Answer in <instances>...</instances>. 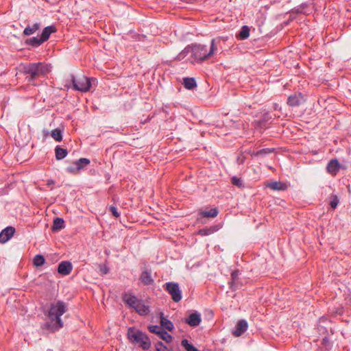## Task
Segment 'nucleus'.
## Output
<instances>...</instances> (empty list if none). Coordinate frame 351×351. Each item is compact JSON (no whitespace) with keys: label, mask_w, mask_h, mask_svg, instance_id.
I'll return each instance as SVG.
<instances>
[{"label":"nucleus","mask_w":351,"mask_h":351,"mask_svg":"<svg viewBox=\"0 0 351 351\" xmlns=\"http://www.w3.org/2000/svg\"><path fill=\"white\" fill-rule=\"evenodd\" d=\"M66 311V306L64 302L59 300L56 303H52L47 315L49 320L43 324L42 329L49 332H55L62 328L63 322L61 316Z\"/></svg>","instance_id":"obj_1"},{"label":"nucleus","mask_w":351,"mask_h":351,"mask_svg":"<svg viewBox=\"0 0 351 351\" xmlns=\"http://www.w3.org/2000/svg\"><path fill=\"white\" fill-rule=\"evenodd\" d=\"M219 38H213L211 40L209 51H208L205 45L195 44L191 47H186L181 54L185 56L186 54L191 53V57L193 58L192 62H202L214 54L217 49L216 43L219 42Z\"/></svg>","instance_id":"obj_2"},{"label":"nucleus","mask_w":351,"mask_h":351,"mask_svg":"<svg viewBox=\"0 0 351 351\" xmlns=\"http://www.w3.org/2000/svg\"><path fill=\"white\" fill-rule=\"evenodd\" d=\"M50 69V65L39 62L21 64L20 71L26 75V80L32 83L36 78L47 74L51 71Z\"/></svg>","instance_id":"obj_3"},{"label":"nucleus","mask_w":351,"mask_h":351,"mask_svg":"<svg viewBox=\"0 0 351 351\" xmlns=\"http://www.w3.org/2000/svg\"><path fill=\"white\" fill-rule=\"evenodd\" d=\"M95 80V78L87 77L84 75L75 77L73 74H70L66 80L64 86L67 89L73 88L75 90L85 93L90 90L92 82Z\"/></svg>","instance_id":"obj_4"},{"label":"nucleus","mask_w":351,"mask_h":351,"mask_svg":"<svg viewBox=\"0 0 351 351\" xmlns=\"http://www.w3.org/2000/svg\"><path fill=\"white\" fill-rule=\"evenodd\" d=\"M128 338L131 343L138 345L143 350H148L151 346V341L148 336L142 331L130 327L128 330Z\"/></svg>","instance_id":"obj_5"},{"label":"nucleus","mask_w":351,"mask_h":351,"mask_svg":"<svg viewBox=\"0 0 351 351\" xmlns=\"http://www.w3.org/2000/svg\"><path fill=\"white\" fill-rule=\"evenodd\" d=\"M164 289L171 295V299L175 302H178L182 300V291L179 285L174 282H168L163 285Z\"/></svg>","instance_id":"obj_6"},{"label":"nucleus","mask_w":351,"mask_h":351,"mask_svg":"<svg viewBox=\"0 0 351 351\" xmlns=\"http://www.w3.org/2000/svg\"><path fill=\"white\" fill-rule=\"evenodd\" d=\"M149 332L157 334L162 340L167 343L172 341V336L169 335L164 328L157 326L152 325L148 327Z\"/></svg>","instance_id":"obj_7"},{"label":"nucleus","mask_w":351,"mask_h":351,"mask_svg":"<svg viewBox=\"0 0 351 351\" xmlns=\"http://www.w3.org/2000/svg\"><path fill=\"white\" fill-rule=\"evenodd\" d=\"M122 300L126 306L134 309L141 300L136 295L129 292H124L122 294Z\"/></svg>","instance_id":"obj_8"},{"label":"nucleus","mask_w":351,"mask_h":351,"mask_svg":"<svg viewBox=\"0 0 351 351\" xmlns=\"http://www.w3.org/2000/svg\"><path fill=\"white\" fill-rule=\"evenodd\" d=\"M184 322L191 327H196L199 326L202 322L201 315L195 311L186 317Z\"/></svg>","instance_id":"obj_9"},{"label":"nucleus","mask_w":351,"mask_h":351,"mask_svg":"<svg viewBox=\"0 0 351 351\" xmlns=\"http://www.w3.org/2000/svg\"><path fill=\"white\" fill-rule=\"evenodd\" d=\"M15 232V228L12 226L6 227L0 232V243H5L9 241Z\"/></svg>","instance_id":"obj_10"},{"label":"nucleus","mask_w":351,"mask_h":351,"mask_svg":"<svg viewBox=\"0 0 351 351\" xmlns=\"http://www.w3.org/2000/svg\"><path fill=\"white\" fill-rule=\"evenodd\" d=\"M248 324L246 320H239L236 326L235 329L232 331V334L234 337H239L243 335L247 329Z\"/></svg>","instance_id":"obj_11"},{"label":"nucleus","mask_w":351,"mask_h":351,"mask_svg":"<svg viewBox=\"0 0 351 351\" xmlns=\"http://www.w3.org/2000/svg\"><path fill=\"white\" fill-rule=\"evenodd\" d=\"M304 102V97L300 93H295L290 95L287 99V104L291 107H295L301 105Z\"/></svg>","instance_id":"obj_12"},{"label":"nucleus","mask_w":351,"mask_h":351,"mask_svg":"<svg viewBox=\"0 0 351 351\" xmlns=\"http://www.w3.org/2000/svg\"><path fill=\"white\" fill-rule=\"evenodd\" d=\"M90 162V161L89 159L86 158H82L74 162L73 165H75V167H68L67 170L69 172H74L75 170L80 171L84 167L89 165Z\"/></svg>","instance_id":"obj_13"},{"label":"nucleus","mask_w":351,"mask_h":351,"mask_svg":"<svg viewBox=\"0 0 351 351\" xmlns=\"http://www.w3.org/2000/svg\"><path fill=\"white\" fill-rule=\"evenodd\" d=\"M73 269V266L69 261H62L59 263L58 267V272L62 275H69Z\"/></svg>","instance_id":"obj_14"},{"label":"nucleus","mask_w":351,"mask_h":351,"mask_svg":"<svg viewBox=\"0 0 351 351\" xmlns=\"http://www.w3.org/2000/svg\"><path fill=\"white\" fill-rule=\"evenodd\" d=\"M140 280L144 285H151L154 282V280L152 277L151 271L148 270H145L141 273Z\"/></svg>","instance_id":"obj_15"},{"label":"nucleus","mask_w":351,"mask_h":351,"mask_svg":"<svg viewBox=\"0 0 351 351\" xmlns=\"http://www.w3.org/2000/svg\"><path fill=\"white\" fill-rule=\"evenodd\" d=\"M340 169V164L337 159H332L327 165V171L331 174L335 175Z\"/></svg>","instance_id":"obj_16"},{"label":"nucleus","mask_w":351,"mask_h":351,"mask_svg":"<svg viewBox=\"0 0 351 351\" xmlns=\"http://www.w3.org/2000/svg\"><path fill=\"white\" fill-rule=\"evenodd\" d=\"M134 310L138 313L140 315H147L149 313V307L147 305H145V302L143 300H141L138 303L136 306L134 308Z\"/></svg>","instance_id":"obj_17"},{"label":"nucleus","mask_w":351,"mask_h":351,"mask_svg":"<svg viewBox=\"0 0 351 351\" xmlns=\"http://www.w3.org/2000/svg\"><path fill=\"white\" fill-rule=\"evenodd\" d=\"M56 31V27L54 25L47 26L43 29L40 38L43 42H45L49 38L50 35Z\"/></svg>","instance_id":"obj_18"},{"label":"nucleus","mask_w":351,"mask_h":351,"mask_svg":"<svg viewBox=\"0 0 351 351\" xmlns=\"http://www.w3.org/2000/svg\"><path fill=\"white\" fill-rule=\"evenodd\" d=\"M274 150H275L274 148H263V149H261L256 152L249 150V151H247V153L253 157H255V156L264 157L266 155L274 152Z\"/></svg>","instance_id":"obj_19"},{"label":"nucleus","mask_w":351,"mask_h":351,"mask_svg":"<svg viewBox=\"0 0 351 351\" xmlns=\"http://www.w3.org/2000/svg\"><path fill=\"white\" fill-rule=\"evenodd\" d=\"M160 319L161 328H165L169 331H171L173 329L174 326H173V322H171L167 318H166L164 316L163 313H162V312L160 313Z\"/></svg>","instance_id":"obj_20"},{"label":"nucleus","mask_w":351,"mask_h":351,"mask_svg":"<svg viewBox=\"0 0 351 351\" xmlns=\"http://www.w3.org/2000/svg\"><path fill=\"white\" fill-rule=\"evenodd\" d=\"M269 189L274 191H285L287 189V186L285 183L280 181H274L269 183L267 185Z\"/></svg>","instance_id":"obj_21"},{"label":"nucleus","mask_w":351,"mask_h":351,"mask_svg":"<svg viewBox=\"0 0 351 351\" xmlns=\"http://www.w3.org/2000/svg\"><path fill=\"white\" fill-rule=\"evenodd\" d=\"M64 221L62 218L56 217L53 219V226L51 227V230L53 232L59 231L64 228Z\"/></svg>","instance_id":"obj_22"},{"label":"nucleus","mask_w":351,"mask_h":351,"mask_svg":"<svg viewBox=\"0 0 351 351\" xmlns=\"http://www.w3.org/2000/svg\"><path fill=\"white\" fill-rule=\"evenodd\" d=\"M40 27L39 23H35L32 25H27L23 30V34L25 36H29L34 34Z\"/></svg>","instance_id":"obj_23"},{"label":"nucleus","mask_w":351,"mask_h":351,"mask_svg":"<svg viewBox=\"0 0 351 351\" xmlns=\"http://www.w3.org/2000/svg\"><path fill=\"white\" fill-rule=\"evenodd\" d=\"M182 84L184 88L188 90H192L197 86L196 81L193 77H184Z\"/></svg>","instance_id":"obj_24"},{"label":"nucleus","mask_w":351,"mask_h":351,"mask_svg":"<svg viewBox=\"0 0 351 351\" xmlns=\"http://www.w3.org/2000/svg\"><path fill=\"white\" fill-rule=\"evenodd\" d=\"M44 42L43 41V40L41 39L40 37V38L32 37V38H27L25 42V43L27 45H29L33 47H38L40 45H41Z\"/></svg>","instance_id":"obj_25"},{"label":"nucleus","mask_w":351,"mask_h":351,"mask_svg":"<svg viewBox=\"0 0 351 351\" xmlns=\"http://www.w3.org/2000/svg\"><path fill=\"white\" fill-rule=\"evenodd\" d=\"M55 154L56 160H60L67 156L68 152L66 149L57 145L55 148Z\"/></svg>","instance_id":"obj_26"},{"label":"nucleus","mask_w":351,"mask_h":351,"mask_svg":"<svg viewBox=\"0 0 351 351\" xmlns=\"http://www.w3.org/2000/svg\"><path fill=\"white\" fill-rule=\"evenodd\" d=\"M219 213L217 208H211L210 210H201L199 215L203 217H215Z\"/></svg>","instance_id":"obj_27"},{"label":"nucleus","mask_w":351,"mask_h":351,"mask_svg":"<svg viewBox=\"0 0 351 351\" xmlns=\"http://www.w3.org/2000/svg\"><path fill=\"white\" fill-rule=\"evenodd\" d=\"M250 28L248 26L243 25L241 27V31L239 32V38L241 40H245V39L247 38L250 36Z\"/></svg>","instance_id":"obj_28"},{"label":"nucleus","mask_w":351,"mask_h":351,"mask_svg":"<svg viewBox=\"0 0 351 351\" xmlns=\"http://www.w3.org/2000/svg\"><path fill=\"white\" fill-rule=\"evenodd\" d=\"M52 138L56 141H61L62 140V132L60 128H56L51 132Z\"/></svg>","instance_id":"obj_29"},{"label":"nucleus","mask_w":351,"mask_h":351,"mask_svg":"<svg viewBox=\"0 0 351 351\" xmlns=\"http://www.w3.org/2000/svg\"><path fill=\"white\" fill-rule=\"evenodd\" d=\"M45 262V257L41 254H37L33 259V263L36 267H40L44 265Z\"/></svg>","instance_id":"obj_30"},{"label":"nucleus","mask_w":351,"mask_h":351,"mask_svg":"<svg viewBox=\"0 0 351 351\" xmlns=\"http://www.w3.org/2000/svg\"><path fill=\"white\" fill-rule=\"evenodd\" d=\"M239 274L240 272L239 270H234L231 273V282H230L231 289H234V286L239 278Z\"/></svg>","instance_id":"obj_31"},{"label":"nucleus","mask_w":351,"mask_h":351,"mask_svg":"<svg viewBox=\"0 0 351 351\" xmlns=\"http://www.w3.org/2000/svg\"><path fill=\"white\" fill-rule=\"evenodd\" d=\"M181 345L186 350V351H193L195 347L189 343L186 339H184L181 341Z\"/></svg>","instance_id":"obj_32"},{"label":"nucleus","mask_w":351,"mask_h":351,"mask_svg":"<svg viewBox=\"0 0 351 351\" xmlns=\"http://www.w3.org/2000/svg\"><path fill=\"white\" fill-rule=\"evenodd\" d=\"M215 230L212 228H202L199 230L198 234L201 236H208L212 233H213Z\"/></svg>","instance_id":"obj_33"},{"label":"nucleus","mask_w":351,"mask_h":351,"mask_svg":"<svg viewBox=\"0 0 351 351\" xmlns=\"http://www.w3.org/2000/svg\"><path fill=\"white\" fill-rule=\"evenodd\" d=\"M339 202V198L337 195H333L330 202V205L332 208H336Z\"/></svg>","instance_id":"obj_34"},{"label":"nucleus","mask_w":351,"mask_h":351,"mask_svg":"<svg viewBox=\"0 0 351 351\" xmlns=\"http://www.w3.org/2000/svg\"><path fill=\"white\" fill-rule=\"evenodd\" d=\"M156 351H167L166 346L161 341H158L155 345Z\"/></svg>","instance_id":"obj_35"},{"label":"nucleus","mask_w":351,"mask_h":351,"mask_svg":"<svg viewBox=\"0 0 351 351\" xmlns=\"http://www.w3.org/2000/svg\"><path fill=\"white\" fill-rule=\"evenodd\" d=\"M231 182L233 185L241 187L242 186V181L240 178L234 176L231 179Z\"/></svg>","instance_id":"obj_36"},{"label":"nucleus","mask_w":351,"mask_h":351,"mask_svg":"<svg viewBox=\"0 0 351 351\" xmlns=\"http://www.w3.org/2000/svg\"><path fill=\"white\" fill-rule=\"evenodd\" d=\"M110 212L112 213V215L115 217H119L120 214L117 211V208L116 206H111L110 207Z\"/></svg>","instance_id":"obj_37"},{"label":"nucleus","mask_w":351,"mask_h":351,"mask_svg":"<svg viewBox=\"0 0 351 351\" xmlns=\"http://www.w3.org/2000/svg\"><path fill=\"white\" fill-rule=\"evenodd\" d=\"M100 271L104 274H106L108 273L109 271V269L108 268L107 266L106 265H101L100 266Z\"/></svg>","instance_id":"obj_38"},{"label":"nucleus","mask_w":351,"mask_h":351,"mask_svg":"<svg viewBox=\"0 0 351 351\" xmlns=\"http://www.w3.org/2000/svg\"><path fill=\"white\" fill-rule=\"evenodd\" d=\"M54 184V182L52 180H49L47 181V185H51V184Z\"/></svg>","instance_id":"obj_39"},{"label":"nucleus","mask_w":351,"mask_h":351,"mask_svg":"<svg viewBox=\"0 0 351 351\" xmlns=\"http://www.w3.org/2000/svg\"><path fill=\"white\" fill-rule=\"evenodd\" d=\"M239 160L241 161L240 162L241 163H243L244 162V158L240 159V158H238V160Z\"/></svg>","instance_id":"obj_40"},{"label":"nucleus","mask_w":351,"mask_h":351,"mask_svg":"<svg viewBox=\"0 0 351 351\" xmlns=\"http://www.w3.org/2000/svg\"><path fill=\"white\" fill-rule=\"evenodd\" d=\"M239 160L241 161L240 162L241 163H243L244 162V158L240 159V158H238V160Z\"/></svg>","instance_id":"obj_41"},{"label":"nucleus","mask_w":351,"mask_h":351,"mask_svg":"<svg viewBox=\"0 0 351 351\" xmlns=\"http://www.w3.org/2000/svg\"><path fill=\"white\" fill-rule=\"evenodd\" d=\"M327 343V338L323 339V343Z\"/></svg>","instance_id":"obj_42"},{"label":"nucleus","mask_w":351,"mask_h":351,"mask_svg":"<svg viewBox=\"0 0 351 351\" xmlns=\"http://www.w3.org/2000/svg\"><path fill=\"white\" fill-rule=\"evenodd\" d=\"M296 12L297 13H301L302 11L298 8V9L296 10Z\"/></svg>","instance_id":"obj_43"}]
</instances>
